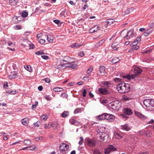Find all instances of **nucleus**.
Returning <instances> with one entry per match:
<instances>
[{
  "label": "nucleus",
  "mask_w": 154,
  "mask_h": 154,
  "mask_svg": "<svg viewBox=\"0 0 154 154\" xmlns=\"http://www.w3.org/2000/svg\"><path fill=\"white\" fill-rule=\"evenodd\" d=\"M116 88L120 93L124 94L130 91V86L128 84L122 82L117 85Z\"/></svg>",
  "instance_id": "f257e3e1"
},
{
  "label": "nucleus",
  "mask_w": 154,
  "mask_h": 154,
  "mask_svg": "<svg viewBox=\"0 0 154 154\" xmlns=\"http://www.w3.org/2000/svg\"><path fill=\"white\" fill-rule=\"evenodd\" d=\"M142 72V70L139 68L136 67L135 68L134 70V73L136 75H124L122 76V77L128 80H134L136 76L139 75Z\"/></svg>",
  "instance_id": "f03ea898"
},
{
  "label": "nucleus",
  "mask_w": 154,
  "mask_h": 154,
  "mask_svg": "<svg viewBox=\"0 0 154 154\" xmlns=\"http://www.w3.org/2000/svg\"><path fill=\"white\" fill-rule=\"evenodd\" d=\"M97 132V136L99 137L100 142L106 143L108 141L109 136L107 134L104 132H101L100 129H99Z\"/></svg>",
  "instance_id": "7ed1b4c3"
},
{
  "label": "nucleus",
  "mask_w": 154,
  "mask_h": 154,
  "mask_svg": "<svg viewBox=\"0 0 154 154\" xmlns=\"http://www.w3.org/2000/svg\"><path fill=\"white\" fill-rule=\"evenodd\" d=\"M143 103L147 107L149 108V109H154V100L152 99H146L143 101Z\"/></svg>",
  "instance_id": "20e7f679"
},
{
  "label": "nucleus",
  "mask_w": 154,
  "mask_h": 154,
  "mask_svg": "<svg viewBox=\"0 0 154 154\" xmlns=\"http://www.w3.org/2000/svg\"><path fill=\"white\" fill-rule=\"evenodd\" d=\"M63 61L67 63H66L63 64L64 69L67 67L71 68L72 69H75L77 66V64H75L74 62L70 63L69 62H68L64 60H63Z\"/></svg>",
  "instance_id": "39448f33"
},
{
  "label": "nucleus",
  "mask_w": 154,
  "mask_h": 154,
  "mask_svg": "<svg viewBox=\"0 0 154 154\" xmlns=\"http://www.w3.org/2000/svg\"><path fill=\"white\" fill-rule=\"evenodd\" d=\"M69 147V145L66 144L62 143L60 144L59 146V149L61 151L65 152L64 154H66Z\"/></svg>",
  "instance_id": "423d86ee"
},
{
  "label": "nucleus",
  "mask_w": 154,
  "mask_h": 154,
  "mask_svg": "<svg viewBox=\"0 0 154 154\" xmlns=\"http://www.w3.org/2000/svg\"><path fill=\"white\" fill-rule=\"evenodd\" d=\"M85 140L87 144L89 146L93 147L96 146V142L95 140L93 139H87Z\"/></svg>",
  "instance_id": "0eeeda50"
},
{
  "label": "nucleus",
  "mask_w": 154,
  "mask_h": 154,
  "mask_svg": "<svg viewBox=\"0 0 154 154\" xmlns=\"http://www.w3.org/2000/svg\"><path fill=\"white\" fill-rule=\"evenodd\" d=\"M106 119H105L107 120L109 122H112L115 119V117L114 115L112 114L106 113Z\"/></svg>",
  "instance_id": "6e6552de"
},
{
  "label": "nucleus",
  "mask_w": 154,
  "mask_h": 154,
  "mask_svg": "<svg viewBox=\"0 0 154 154\" xmlns=\"http://www.w3.org/2000/svg\"><path fill=\"white\" fill-rule=\"evenodd\" d=\"M134 36V30L133 29L130 30L128 31L127 35L126 36V39H129Z\"/></svg>",
  "instance_id": "1a4fd4ad"
},
{
  "label": "nucleus",
  "mask_w": 154,
  "mask_h": 154,
  "mask_svg": "<svg viewBox=\"0 0 154 154\" xmlns=\"http://www.w3.org/2000/svg\"><path fill=\"white\" fill-rule=\"evenodd\" d=\"M98 90L101 94L103 95H106L109 93V91L108 90L105 88H99Z\"/></svg>",
  "instance_id": "9d476101"
},
{
  "label": "nucleus",
  "mask_w": 154,
  "mask_h": 154,
  "mask_svg": "<svg viewBox=\"0 0 154 154\" xmlns=\"http://www.w3.org/2000/svg\"><path fill=\"white\" fill-rule=\"evenodd\" d=\"M100 29V27L98 26L95 25L90 29L89 32L90 33H94Z\"/></svg>",
  "instance_id": "9b49d317"
},
{
  "label": "nucleus",
  "mask_w": 154,
  "mask_h": 154,
  "mask_svg": "<svg viewBox=\"0 0 154 154\" xmlns=\"http://www.w3.org/2000/svg\"><path fill=\"white\" fill-rule=\"evenodd\" d=\"M138 43L134 40V41L131 43L130 44V45L131 47H132V48L134 50L137 49L139 48V46L137 45Z\"/></svg>",
  "instance_id": "f8f14e48"
},
{
  "label": "nucleus",
  "mask_w": 154,
  "mask_h": 154,
  "mask_svg": "<svg viewBox=\"0 0 154 154\" xmlns=\"http://www.w3.org/2000/svg\"><path fill=\"white\" fill-rule=\"evenodd\" d=\"M106 113H103L100 115L97 116L96 118L97 121H101L102 120L105 119H106Z\"/></svg>",
  "instance_id": "ddd939ff"
},
{
  "label": "nucleus",
  "mask_w": 154,
  "mask_h": 154,
  "mask_svg": "<svg viewBox=\"0 0 154 154\" xmlns=\"http://www.w3.org/2000/svg\"><path fill=\"white\" fill-rule=\"evenodd\" d=\"M124 113L126 115H130L132 114L131 110L129 108H125L123 109Z\"/></svg>",
  "instance_id": "4468645a"
},
{
  "label": "nucleus",
  "mask_w": 154,
  "mask_h": 154,
  "mask_svg": "<svg viewBox=\"0 0 154 154\" xmlns=\"http://www.w3.org/2000/svg\"><path fill=\"white\" fill-rule=\"evenodd\" d=\"M69 122L71 124L75 125H78L79 124V122L73 119H70Z\"/></svg>",
  "instance_id": "2eb2a0df"
},
{
  "label": "nucleus",
  "mask_w": 154,
  "mask_h": 154,
  "mask_svg": "<svg viewBox=\"0 0 154 154\" xmlns=\"http://www.w3.org/2000/svg\"><path fill=\"white\" fill-rule=\"evenodd\" d=\"M121 127L122 129L127 131H129L131 129V128L126 124L121 125Z\"/></svg>",
  "instance_id": "dca6fc26"
},
{
  "label": "nucleus",
  "mask_w": 154,
  "mask_h": 154,
  "mask_svg": "<svg viewBox=\"0 0 154 154\" xmlns=\"http://www.w3.org/2000/svg\"><path fill=\"white\" fill-rule=\"evenodd\" d=\"M128 31L126 29H125L122 31L121 34V36L125 38L126 39V36L127 35Z\"/></svg>",
  "instance_id": "f3484780"
},
{
  "label": "nucleus",
  "mask_w": 154,
  "mask_h": 154,
  "mask_svg": "<svg viewBox=\"0 0 154 154\" xmlns=\"http://www.w3.org/2000/svg\"><path fill=\"white\" fill-rule=\"evenodd\" d=\"M105 67L104 66H101L99 69V71L101 74L102 75H104L105 72Z\"/></svg>",
  "instance_id": "a211bd4d"
},
{
  "label": "nucleus",
  "mask_w": 154,
  "mask_h": 154,
  "mask_svg": "<svg viewBox=\"0 0 154 154\" xmlns=\"http://www.w3.org/2000/svg\"><path fill=\"white\" fill-rule=\"evenodd\" d=\"M17 72L16 71H14L13 72L11 73L9 75V78L10 79H15L17 77Z\"/></svg>",
  "instance_id": "6ab92c4d"
},
{
  "label": "nucleus",
  "mask_w": 154,
  "mask_h": 154,
  "mask_svg": "<svg viewBox=\"0 0 154 154\" xmlns=\"http://www.w3.org/2000/svg\"><path fill=\"white\" fill-rule=\"evenodd\" d=\"M22 124L25 126H26L29 122V119L28 118H24L21 121Z\"/></svg>",
  "instance_id": "aec40b11"
},
{
  "label": "nucleus",
  "mask_w": 154,
  "mask_h": 154,
  "mask_svg": "<svg viewBox=\"0 0 154 154\" xmlns=\"http://www.w3.org/2000/svg\"><path fill=\"white\" fill-rule=\"evenodd\" d=\"M114 137L117 139L120 140L122 138V136L121 134L118 133H114Z\"/></svg>",
  "instance_id": "412c9836"
},
{
  "label": "nucleus",
  "mask_w": 154,
  "mask_h": 154,
  "mask_svg": "<svg viewBox=\"0 0 154 154\" xmlns=\"http://www.w3.org/2000/svg\"><path fill=\"white\" fill-rule=\"evenodd\" d=\"M135 114L139 118L142 119L143 120H144L146 119V117L141 113L139 112H136Z\"/></svg>",
  "instance_id": "4be33fe9"
},
{
  "label": "nucleus",
  "mask_w": 154,
  "mask_h": 154,
  "mask_svg": "<svg viewBox=\"0 0 154 154\" xmlns=\"http://www.w3.org/2000/svg\"><path fill=\"white\" fill-rule=\"evenodd\" d=\"M105 39H103L100 42H98L95 45V46L96 48H98L101 46L105 42Z\"/></svg>",
  "instance_id": "5701e85b"
},
{
  "label": "nucleus",
  "mask_w": 154,
  "mask_h": 154,
  "mask_svg": "<svg viewBox=\"0 0 154 154\" xmlns=\"http://www.w3.org/2000/svg\"><path fill=\"white\" fill-rule=\"evenodd\" d=\"M152 32V30L150 29L146 30L143 34V35L145 36H147Z\"/></svg>",
  "instance_id": "b1692460"
},
{
  "label": "nucleus",
  "mask_w": 154,
  "mask_h": 154,
  "mask_svg": "<svg viewBox=\"0 0 154 154\" xmlns=\"http://www.w3.org/2000/svg\"><path fill=\"white\" fill-rule=\"evenodd\" d=\"M46 36L47 37V40L50 43H52L53 42V37L50 35H46Z\"/></svg>",
  "instance_id": "393cba45"
},
{
  "label": "nucleus",
  "mask_w": 154,
  "mask_h": 154,
  "mask_svg": "<svg viewBox=\"0 0 154 154\" xmlns=\"http://www.w3.org/2000/svg\"><path fill=\"white\" fill-rule=\"evenodd\" d=\"M82 45L79 44L78 43H75L72 44L71 45V47L72 48H79L80 47L82 46Z\"/></svg>",
  "instance_id": "a878e982"
},
{
  "label": "nucleus",
  "mask_w": 154,
  "mask_h": 154,
  "mask_svg": "<svg viewBox=\"0 0 154 154\" xmlns=\"http://www.w3.org/2000/svg\"><path fill=\"white\" fill-rule=\"evenodd\" d=\"M114 21L113 19H110L106 20V21L105 22L107 24L111 25L112 24Z\"/></svg>",
  "instance_id": "bb28decb"
},
{
  "label": "nucleus",
  "mask_w": 154,
  "mask_h": 154,
  "mask_svg": "<svg viewBox=\"0 0 154 154\" xmlns=\"http://www.w3.org/2000/svg\"><path fill=\"white\" fill-rule=\"evenodd\" d=\"M134 9V8H131L127 9L125 11V13L126 14H128L132 12Z\"/></svg>",
  "instance_id": "cd10ccee"
},
{
  "label": "nucleus",
  "mask_w": 154,
  "mask_h": 154,
  "mask_svg": "<svg viewBox=\"0 0 154 154\" xmlns=\"http://www.w3.org/2000/svg\"><path fill=\"white\" fill-rule=\"evenodd\" d=\"M57 123L56 122H53L50 126L53 128V129H55L57 128Z\"/></svg>",
  "instance_id": "c85d7f7f"
},
{
  "label": "nucleus",
  "mask_w": 154,
  "mask_h": 154,
  "mask_svg": "<svg viewBox=\"0 0 154 154\" xmlns=\"http://www.w3.org/2000/svg\"><path fill=\"white\" fill-rule=\"evenodd\" d=\"M118 44L119 43L117 42H114L112 44L111 47L113 48L116 50L118 48V47L117 46L118 45Z\"/></svg>",
  "instance_id": "c756f323"
},
{
  "label": "nucleus",
  "mask_w": 154,
  "mask_h": 154,
  "mask_svg": "<svg viewBox=\"0 0 154 154\" xmlns=\"http://www.w3.org/2000/svg\"><path fill=\"white\" fill-rule=\"evenodd\" d=\"M120 61V59L117 57H115L112 59V62L113 63H116Z\"/></svg>",
  "instance_id": "7c9ffc66"
},
{
  "label": "nucleus",
  "mask_w": 154,
  "mask_h": 154,
  "mask_svg": "<svg viewBox=\"0 0 154 154\" xmlns=\"http://www.w3.org/2000/svg\"><path fill=\"white\" fill-rule=\"evenodd\" d=\"M55 67L57 69H64V68L63 65V64H60L57 65Z\"/></svg>",
  "instance_id": "2f4dec72"
},
{
  "label": "nucleus",
  "mask_w": 154,
  "mask_h": 154,
  "mask_svg": "<svg viewBox=\"0 0 154 154\" xmlns=\"http://www.w3.org/2000/svg\"><path fill=\"white\" fill-rule=\"evenodd\" d=\"M24 144L26 145H29L31 144V141L29 139H26L23 141Z\"/></svg>",
  "instance_id": "473e14b6"
},
{
  "label": "nucleus",
  "mask_w": 154,
  "mask_h": 154,
  "mask_svg": "<svg viewBox=\"0 0 154 154\" xmlns=\"http://www.w3.org/2000/svg\"><path fill=\"white\" fill-rule=\"evenodd\" d=\"M9 2L11 5L14 6L16 5L17 2L15 0H9Z\"/></svg>",
  "instance_id": "72a5a7b5"
},
{
  "label": "nucleus",
  "mask_w": 154,
  "mask_h": 154,
  "mask_svg": "<svg viewBox=\"0 0 154 154\" xmlns=\"http://www.w3.org/2000/svg\"><path fill=\"white\" fill-rule=\"evenodd\" d=\"M108 147L111 152L115 151L116 149L112 145H110Z\"/></svg>",
  "instance_id": "f704fd0d"
},
{
  "label": "nucleus",
  "mask_w": 154,
  "mask_h": 154,
  "mask_svg": "<svg viewBox=\"0 0 154 154\" xmlns=\"http://www.w3.org/2000/svg\"><path fill=\"white\" fill-rule=\"evenodd\" d=\"M69 115V112L68 111H64L63 112L62 114V116L63 117L65 118L68 116Z\"/></svg>",
  "instance_id": "c9c22d12"
},
{
  "label": "nucleus",
  "mask_w": 154,
  "mask_h": 154,
  "mask_svg": "<svg viewBox=\"0 0 154 154\" xmlns=\"http://www.w3.org/2000/svg\"><path fill=\"white\" fill-rule=\"evenodd\" d=\"M48 118V117L46 115H42L41 116V119L42 121H45Z\"/></svg>",
  "instance_id": "e433bc0d"
},
{
  "label": "nucleus",
  "mask_w": 154,
  "mask_h": 154,
  "mask_svg": "<svg viewBox=\"0 0 154 154\" xmlns=\"http://www.w3.org/2000/svg\"><path fill=\"white\" fill-rule=\"evenodd\" d=\"M53 90L55 92H60L63 91V89L61 88H55L53 89Z\"/></svg>",
  "instance_id": "4c0bfd02"
},
{
  "label": "nucleus",
  "mask_w": 154,
  "mask_h": 154,
  "mask_svg": "<svg viewBox=\"0 0 154 154\" xmlns=\"http://www.w3.org/2000/svg\"><path fill=\"white\" fill-rule=\"evenodd\" d=\"M35 54L38 55H40L42 54H45V53L43 52V50H41L37 51L35 52Z\"/></svg>",
  "instance_id": "58836bf2"
},
{
  "label": "nucleus",
  "mask_w": 154,
  "mask_h": 154,
  "mask_svg": "<svg viewBox=\"0 0 154 154\" xmlns=\"http://www.w3.org/2000/svg\"><path fill=\"white\" fill-rule=\"evenodd\" d=\"M145 134L147 137H149L152 135L151 131H146Z\"/></svg>",
  "instance_id": "ea45409f"
},
{
  "label": "nucleus",
  "mask_w": 154,
  "mask_h": 154,
  "mask_svg": "<svg viewBox=\"0 0 154 154\" xmlns=\"http://www.w3.org/2000/svg\"><path fill=\"white\" fill-rule=\"evenodd\" d=\"M93 151L94 154H102L100 151L98 149H96L93 150Z\"/></svg>",
  "instance_id": "a19ab883"
},
{
  "label": "nucleus",
  "mask_w": 154,
  "mask_h": 154,
  "mask_svg": "<svg viewBox=\"0 0 154 154\" xmlns=\"http://www.w3.org/2000/svg\"><path fill=\"white\" fill-rule=\"evenodd\" d=\"M92 70L93 68L91 66L88 69L87 72L88 74V76H89L90 75Z\"/></svg>",
  "instance_id": "79ce46f5"
},
{
  "label": "nucleus",
  "mask_w": 154,
  "mask_h": 154,
  "mask_svg": "<svg viewBox=\"0 0 154 154\" xmlns=\"http://www.w3.org/2000/svg\"><path fill=\"white\" fill-rule=\"evenodd\" d=\"M24 68L27 71L30 72L32 70L31 67L30 66H25Z\"/></svg>",
  "instance_id": "37998d69"
},
{
  "label": "nucleus",
  "mask_w": 154,
  "mask_h": 154,
  "mask_svg": "<svg viewBox=\"0 0 154 154\" xmlns=\"http://www.w3.org/2000/svg\"><path fill=\"white\" fill-rule=\"evenodd\" d=\"M28 14V12L26 11H23L22 14V17H26Z\"/></svg>",
  "instance_id": "c03bdc74"
},
{
  "label": "nucleus",
  "mask_w": 154,
  "mask_h": 154,
  "mask_svg": "<svg viewBox=\"0 0 154 154\" xmlns=\"http://www.w3.org/2000/svg\"><path fill=\"white\" fill-rule=\"evenodd\" d=\"M111 152L109 147L105 149L104 153L105 154H108Z\"/></svg>",
  "instance_id": "a18cd8bd"
},
{
  "label": "nucleus",
  "mask_w": 154,
  "mask_h": 154,
  "mask_svg": "<svg viewBox=\"0 0 154 154\" xmlns=\"http://www.w3.org/2000/svg\"><path fill=\"white\" fill-rule=\"evenodd\" d=\"M146 131L144 130H141L137 132L138 133H139L141 135H144L145 134Z\"/></svg>",
  "instance_id": "49530a36"
},
{
  "label": "nucleus",
  "mask_w": 154,
  "mask_h": 154,
  "mask_svg": "<svg viewBox=\"0 0 154 154\" xmlns=\"http://www.w3.org/2000/svg\"><path fill=\"white\" fill-rule=\"evenodd\" d=\"M141 38V36H138L136 38L135 40L137 42V43H138L140 42Z\"/></svg>",
  "instance_id": "de8ad7c7"
},
{
  "label": "nucleus",
  "mask_w": 154,
  "mask_h": 154,
  "mask_svg": "<svg viewBox=\"0 0 154 154\" xmlns=\"http://www.w3.org/2000/svg\"><path fill=\"white\" fill-rule=\"evenodd\" d=\"M14 28L17 30L20 29L22 28V26L20 25H17L14 26Z\"/></svg>",
  "instance_id": "09e8293b"
},
{
  "label": "nucleus",
  "mask_w": 154,
  "mask_h": 154,
  "mask_svg": "<svg viewBox=\"0 0 154 154\" xmlns=\"http://www.w3.org/2000/svg\"><path fill=\"white\" fill-rule=\"evenodd\" d=\"M79 138L80 139V140L79 141V145H81L83 143V138L82 137H80Z\"/></svg>",
  "instance_id": "8fccbe9b"
},
{
  "label": "nucleus",
  "mask_w": 154,
  "mask_h": 154,
  "mask_svg": "<svg viewBox=\"0 0 154 154\" xmlns=\"http://www.w3.org/2000/svg\"><path fill=\"white\" fill-rule=\"evenodd\" d=\"M102 84L103 85H110L111 84L108 82V81H104L102 83Z\"/></svg>",
  "instance_id": "3c124183"
},
{
  "label": "nucleus",
  "mask_w": 154,
  "mask_h": 154,
  "mask_svg": "<svg viewBox=\"0 0 154 154\" xmlns=\"http://www.w3.org/2000/svg\"><path fill=\"white\" fill-rule=\"evenodd\" d=\"M81 109L80 108H78L76 109L74 111V113L75 114H76L79 112L81 111Z\"/></svg>",
  "instance_id": "603ef678"
},
{
  "label": "nucleus",
  "mask_w": 154,
  "mask_h": 154,
  "mask_svg": "<svg viewBox=\"0 0 154 154\" xmlns=\"http://www.w3.org/2000/svg\"><path fill=\"white\" fill-rule=\"evenodd\" d=\"M16 91H8L7 92L9 94H15L16 93Z\"/></svg>",
  "instance_id": "864d4df0"
},
{
  "label": "nucleus",
  "mask_w": 154,
  "mask_h": 154,
  "mask_svg": "<svg viewBox=\"0 0 154 154\" xmlns=\"http://www.w3.org/2000/svg\"><path fill=\"white\" fill-rule=\"evenodd\" d=\"M61 97L63 98H66L68 97V95L66 93H63L61 95Z\"/></svg>",
  "instance_id": "5fc2aeb1"
},
{
  "label": "nucleus",
  "mask_w": 154,
  "mask_h": 154,
  "mask_svg": "<svg viewBox=\"0 0 154 154\" xmlns=\"http://www.w3.org/2000/svg\"><path fill=\"white\" fill-rule=\"evenodd\" d=\"M87 91L85 89H84L83 90L82 93V95L83 97H85L86 96V94Z\"/></svg>",
  "instance_id": "6e6d98bb"
},
{
  "label": "nucleus",
  "mask_w": 154,
  "mask_h": 154,
  "mask_svg": "<svg viewBox=\"0 0 154 154\" xmlns=\"http://www.w3.org/2000/svg\"><path fill=\"white\" fill-rule=\"evenodd\" d=\"M41 57L45 60H48V57L47 56H46V55H42L41 56Z\"/></svg>",
  "instance_id": "4d7b16f0"
},
{
  "label": "nucleus",
  "mask_w": 154,
  "mask_h": 154,
  "mask_svg": "<svg viewBox=\"0 0 154 154\" xmlns=\"http://www.w3.org/2000/svg\"><path fill=\"white\" fill-rule=\"evenodd\" d=\"M43 80H44L46 82L49 83L50 82V79L49 78H46L43 79Z\"/></svg>",
  "instance_id": "13d9d810"
},
{
  "label": "nucleus",
  "mask_w": 154,
  "mask_h": 154,
  "mask_svg": "<svg viewBox=\"0 0 154 154\" xmlns=\"http://www.w3.org/2000/svg\"><path fill=\"white\" fill-rule=\"evenodd\" d=\"M45 39H40L39 41V42L41 44H43L45 43Z\"/></svg>",
  "instance_id": "bf43d9fd"
},
{
  "label": "nucleus",
  "mask_w": 154,
  "mask_h": 154,
  "mask_svg": "<svg viewBox=\"0 0 154 154\" xmlns=\"http://www.w3.org/2000/svg\"><path fill=\"white\" fill-rule=\"evenodd\" d=\"M35 139L37 141H38L39 140H43V137H36Z\"/></svg>",
  "instance_id": "052dcab7"
},
{
  "label": "nucleus",
  "mask_w": 154,
  "mask_h": 154,
  "mask_svg": "<svg viewBox=\"0 0 154 154\" xmlns=\"http://www.w3.org/2000/svg\"><path fill=\"white\" fill-rule=\"evenodd\" d=\"M78 55L81 57H83L84 55V53L83 52L81 51L79 53Z\"/></svg>",
  "instance_id": "680f3d73"
},
{
  "label": "nucleus",
  "mask_w": 154,
  "mask_h": 154,
  "mask_svg": "<svg viewBox=\"0 0 154 154\" xmlns=\"http://www.w3.org/2000/svg\"><path fill=\"white\" fill-rule=\"evenodd\" d=\"M121 116L125 119H127V118H128V116H126L125 114H121Z\"/></svg>",
  "instance_id": "e2e57ef3"
},
{
  "label": "nucleus",
  "mask_w": 154,
  "mask_h": 154,
  "mask_svg": "<svg viewBox=\"0 0 154 154\" xmlns=\"http://www.w3.org/2000/svg\"><path fill=\"white\" fill-rule=\"evenodd\" d=\"M42 33H40L37 35V37L38 39H39V38L42 37Z\"/></svg>",
  "instance_id": "0e129e2a"
},
{
  "label": "nucleus",
  "mask_w": 154,
  "mask_h": 154,
  "mask_svg": "<svg viewBox=\"0 0 154 154\" xmlns=\"http://www.w3.org/2000/svg\"><path fill=\"white\" fill-rule=\"evenodd\" d=\"M31 147H32V146H27L26 147H24V148H23V149H20V150H26L28 149L29 148H30Z\"/></svg>",
  "instance_id": "69168bd1"
},
{
  "label": "nucleus",
  "mask_w": 154,
  "mask_h": 154,
  "mask_svg": "<svg viewBox=\"0 0 154 154\" xmlns=\"http://www.w3.org/2000/svg\"><path fill=\"white\" fill-rule=\"evenodd\" d=\"M44 98L45 99H46V100H47L48 101H49V100H51V97H49L46 96H44Z\"/></svg>",
  "instance_id": "338daca9"
},
{
  "label": "nucleus",
  "mask_w": 154,
  "mask_h": 154,
  "mask_svg": "<svg viewBox=\"0 0 154 154\" xmlns=\"http://www.w3.org/2000/svg\"><path fill=\"white\" fill-rule=\"evenodd\" d=\"M53 21L54 23L57 24H58L60 22V21L59 20H53Z\"/></svg>",
  "instance_id": "774afa93"
}]
</instances>
